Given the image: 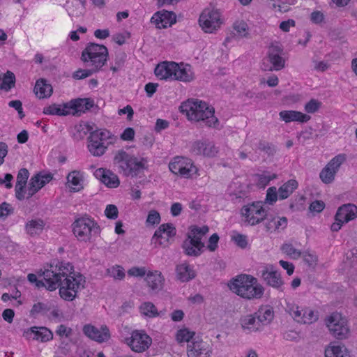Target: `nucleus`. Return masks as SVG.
I'll return each instance as SVG.
<instances>
[{
	"label": "nucleus",
	"mask_w": 357,
	"mask_h": 357,
	"mask_svg": "<svg viewBox=\"0 0 357 357\" xmlns=\"http://www.w3.org/2000/svg\"><path fill=\"white\" fill-rule=\"evenodd\" d=\"M39 276L42 278L38 282V288L45 287L49 291L59 288L61 297L66 301H73L85 282L83 275L76 273L70 263L50 264Z\"/></svg>",
	"instance_id": "obj_1"
},
{
	"label": "nucleus",
	"mask_w": 357,
	"mask_h": 357,
	"mask_svg": "<svg viewBox=\"0 0 357 357\" xmlns=\"http://www.w3.org/2000/svg\"><path fill=\"white\" fill-rule=\"evenodd\" d=\"M228 286L232 292L246 300L261 298L264 292V288L257 279L247 274H241L231 279Z\"/></svg>",
	"instance_id": "obj_2"
},
{
	"label": "nucleus",
	"mask_w": 357,
	"mask_h": 357,
	"mask_svg": "<svg viewBox=\"0 0 357 357\" xmlns=\"http://www.w3.org/2000/svg\"><path fill=\"white\" fill-rule=\"evenodd\" d=\"M180 108L189 120L202 121L208 127L216 128L218 125V119L214 116L213 107H210L205 102L188 100L183 102Z\"/></svg>",
	"instance_id": "obj_3"
},
{
	"label": "nucleus",
	"mask_w": 357,
	"mask_h": 357,
	"mask_svg": "<svg viewBox=\"0 0 357 357\" xmlns=\"http://www.w3.org/2000/svg\"><path fill=\"white\" fill-rule=\"evenodd\" d=\"M146 160L142 158L138 160L136 157L128 153L124 150L116 152L113 163L118 168V171L126 176H136L146 168Z\"/></svg>",
	"instance_id": "obj_4"
},
{
	"label": "nucleus",
	"mask_w": 357,
	"mask_h": 357,
	"mask_svg": "<svg viewBox=\"0 0 357 357\" xmlns=\"http://www.w3.org/2000/svg\"><path fill=\"white\" fill-rule=\"evenodd\" d=\"M89 110V98H75L63 103L62 106L53 104L43 109V113L49 115L80 116Z\"/></svg>",
	"instance_id": "obj_5"
},
{
	"label": "nucleus",
	"mask_w": 357,
	"mask_h": 357,
	"mask_svg": "<svg viewBox=\"0 0 357 357\" xmlns=\"http://www.w3.org/2000/svg\"><path fill=\"white\" fill-rule=\"evenodd\" d=\"M209 228L204 225L202 227L191 226L190 231L183 241L182 248L184 253L189 257H199L204 252L205 245L202 241V237L208 232Z\"/></svg>",
	"instance_id": "obj_6"
},
{
	"label": "nucleus",
	"mask_w": 357,
	"mask_h": 357,
	"mask_svg": "<svg viewBox=\"0 0 357 357\" xmlns=\"http://www.w3.org/2000/svg\"><path fill=\"white\" fill-rule=\"evenodd\" d=\"M117 137L109 130L100 129L93 130L91 126V155L100 157L106 151L108 144L115 143Z\"/></svg>",
	"instance_id": "obj_7"
},
{
	"label": "nucleus",
	"mask_w": 357,
	"mask_h": 357,
	"mask_svg": "<svg viewBox=\"0 0 357 357\" xmlns=\"http://www.w3.org/2000/svg\"><path fill=\"white\" fill-rule=\"evenodd\" d=\"M330 333L336 339L342 340L350 336V328L347 319L340 313L333 312L326 319Z\"/></svg>",
	"instance_id": "obj_8"
},
{
	"label": "nucleus",
	"mask_w": 357,
	"mask_h": 357,
	"mask_svg": "<svg viewBox=\"0 0 357 357\" xmlns=\"http://www.w3.org/2000/svg\"><path fill=\"white\" fill-rule=\"evenodd\" d=\"M245 223L250 226L260 224L267 218V211L261 202H253L243 206L241 210Z\"/></svg>",
	"instance_id": "obj_9"
},
{
	"label": "nucleus",
	"mask_w": 357,
	"mask_h": 357,
	"mask_svg": "<svg viewBox=\"0 0 357 357\" xmlns=\"http://www.w3.org/2000/svg\"><path fill=\"white\" fill-rule=\"evenodd\" d=\"M283 49L278 43H272L267 52V57L264 59L261 68L265 71L280 70L284 67L285 61L282 56Z\"/></svg>",
	"instance_id": "obj_10"
},
{
	"label": "nucleus",
	"mask_w": 357,
	"mask_h": 357,
	"mask_svg": "<svg viewBox=\"0 0 357 357\" xmlns=\"http://www.w3.org/2000/svg\"><path fill=\"white\" fill-rule=\"evenodd\" d=\"M199 23L206 33H213L220 28L222 21L218 10L206 8L199 16Z\"/></svg>",
	"instance_id": "obj_11"
},
{
	"label": "nucleus",
	"mask_w": 357,
	"mask_h": 357,
	"mask_svg": "<svg viewBox=\"0 0 357 357\" xmlns=\"http://www.w3.org/2000/svg\"><path fill=\"white\" fill-rule=\"evenodd\" d=\"M107 57L108 50L105 45L91 43V74L100 70Z\"/></svg>",
	"instance_id": "obj_12"
},
{
	"label": "nucleus",
	"mask_w": 357,
	"mask_h": 357,
	"mask_svg": "<svg viewBox=\"0 0 357 357\" xmlns=\"http://www.w3.org/2000/svg\"><path fill=\"white\" fill-rule=\"evenodd\" d=\"M345 160L346 158L344 154L337 155L331 160L319 174L321 181L326 184L331 183L334 181L335 176L341 165Z\"/></svg>",
	"instance_id": "obj_13"
},
{
	"label": "nucleus",
	"mask_w": 357,
	"mask_h": 357,
	"mask_svg": "<svg viewBox=\"0 0 357 357\" xmlns=\"http://www.w3.org/2000/svg\"><path fill=\"white\" fill-rule=\"evenodd\" d=\"M176 230L172 223L162 224L155 231L152 242L159 246L165 248L169 244V239L175 236Z\"/></svg>",
	"instance_id": "obj_14"
},
{
	"label": "nucleus",
	"mask_w": 357,
	"mask_h": 357,
	"mask_svg": "<svg viewBox=\"0 0 357 357\" xmlns=\"http://www.w3.org/2000/svg\"><path fill=\"white\" fill-rule=\"evenodd\" d=\"M260 273L261 279L266 285L280 291H282L284 281L282 279L280 273L273 265H266L260 271Z\"/></svg>",
	"instance_id": "obj_15"
},
{
	"label": "nucleus",
	"mask_w": 357,
	"mask_h": 357,
	"mask_svg": "<svg viewBox=\"0 0 357 357\" xmlns=\"http://www.w3.org/2000/svg\"><path fill=\"white\" fill-rule=\"evenodd\" d=\"M53 178V174L51 173L39 172L32 176L29 180L27 188L26 199L31 198L37 192H38L43 186L51 181Z\"/></svg>",
	"instance_id": "obj_16"
},
{
	"label": "nucleus",
	"mask_w": 357,
	"mask_h": 357,
	"mask_svg": "<svg viewBox=\"0 0 357 357\" xmlns=\"http://www.w3.org/2000/svg\"><path fill=\"white\" fill-rule=\"evenodd\" d=\"M151 342V338L146 333L134 331L128 345L132 351L140 353L146 350Z\"/></svg>",
	"instance_id": "obj_17"
},
{
	"label": "nucleus",
	"mask_w": 357,
	"mask_h": 357,
	"mask_svg": "<svg viewBox=\"0 0 357 357\" xmlns=\"http://www.w3.org/2000/svg\"><path fill=\"white\" fill-rule=\"evenodd\" d=\"M187 354L188 357H211L212 348L202 340L192 341L188 345Z\"/></svg>",
	"instance_id": "obj_18"
},
{
	"label": "nucleus",
	"mask_w": 357,
	"mask_h": 357,
	"mask_svg": "<svg viewBox=\"0 0 357 357\" xmlns=\"http://www.w3.org/2000/svg\"><path fill=\"white\" fill-rule=\"evenodd\" d=\"M23 336L27 340H33L40 342H47L53 338V334L46 327L33 326L24 331Z\"/></svg>",
	"instance_id": "obj_19"
},
{
	"label": "nucleus",
	"mask_w": 357,
	"mask_h": 357,
	"mask_svg": "<svg viewBox=\"0 0 357 357\" xmlns=\"http://www.w3.org/2000/svg\"><path fill=\"white\" fill-rule=\"evenodd\" d=\"M93 175L98 180L108 188H116L120 184V181L117 175L109 169L105 168L97 169L94 172Z\"/></svg>",
	"instance_id": "obj_20"
},
{
	"label": "nucleus",
	"mask_w": 357,
	"mask_h": 357,
	"mask_svg": "<svg viewBox=\"0 0 357 357\" xmlns=\"http://www.w3.org/2000/svg\"><path fill=\"white\" fill-rule=\"evenodd\" d=\"M357 218V206L354 204H346L340 206L335 215L336 221L347 223Z\"/></svg>",
	"instance_id": "obj_21"
},
{
	"label": "nucleus",
	"mask_w": 357,
	"mask_h": 357,
	"mask_svg": "<svg viewBox=\"0 0 357 357\" xmlns=\"http://www.w3.org/2000/svg\"><path fill=\"white\" fill-rule=\"evenodd\" d=\"M151 22L159 29H165L176 22V15L173 12L162 10L157 12L151 17Z\"/></svg>",
	"instance_id": "obj_22"
},
{
	"label": "nucleus",
	"mask_w": 357,
	"mask_h": 357,
	"mask_svg": "<svg viewBox=\"0 0 357 357\" xmlns=\"http://www.w3.org/2000/svg\"><path fill=\"white\" fill-rule=\"evenodd\" d=\"M73 231L78 240L86 241L89 235V218L82 217L77 219L73 224Z\"/></svg>",
	"instance_id": "obj_23"
},
{
	"label": "nucleus",
	"mask_w": 357,
	"mask_h": 357,
	"mask_svg": "<svg viewBox=\"0 0 357 357\" xmlns=\"http://www.w3.org/2000/svg\"><path fill=\"white\" fill-rule=\"evenodd\" d=\"M239 323L243 331L246 333H256L262 330L255 313L241 316Z\"/></svg>",
	"instance_id": "obj_24"
},
{
	"label": "nucleus",
	"mask_w": 357,
	"mask_h": 357,
	"mask_svg": "<svg viewBox=\"0 0 357 357\" xmlns=\"http://www.w3.org/2000/svg\"><path fill=\"white\" fill-rule=\"evenodd\" d=\"M174 68L175 70H174L172 79L179 80L183 82H190L195 79V75L190 65L184 64L183 63L178 64L176 63V67Z\"/></svg>",
	"instance_id": "obj_25"
},
{
	"label": "nucleus",
	"mask_w": 357,
	"mask_h": 357,
	"mask_svg": "<svg viewBox=\"0 0 357 357\" xmlns=\"http://www.w3.org/2000/svg\"><path fill=\"white\" fill-rule=\"evenodd\" d=\"M29 176V171L25 168L20 169L17 174L15 191V197L18 200H23L25 198V194L27 191L25 190V187Z\"/></svg>",
	"instance_id": "obj_26"
},
{
	"label": "nucleus",
	"mask_w": 357,
	"mask_h": 357,
	"mask_svg": "<svg viewBox=\"0 0 357 357\" xmlns=\"http://www.w3.org/2000/svg\"><path fill=\"white\" fill-rule=\"evenodd\" d=\"M176 67V62H162L155 67L154 73L156 77L160 79H172V77H174V70H175L174 68Z\"/></svg>",
	"instance_id": "obj_27"
},
{
	"label": "nucleus",
	"mask_w": 357,
	"mask_h": 357,
	"mask_svg": "<svg viewBox=\"0 0 357 357\" xmlns=\"http://www.w3.org/2000/svg\"><path fill=\"white\" fill-rule=\"evenodd\" d=\"M280 118L285 123L297 121L306 123L310 119V116L298 111L283 110L279 113Z\"/></svg>",
	"instance_id": "obj_28"
},
{
	"label": "nucleus",
	"mask_w": 357,
	"mask_h": 357,
	"mask_svg": "<svg viewBox=\"0 0 357 357\" xmlns=\"http://www.w3.org/2000/svg\"><path fill=\"white\" fill-rule=\"evenodd\" d=\"M111 337L109 328L103 324L100 327L91 325V340L98 343L107 342Z\"/></svg>",
	"instance_id": "obj_29"
},
{
	"label": "nucleus",
	"mask_w": 357,
	"mask_h": 357,
	"mask_svg": "<svg viewBox=\"0 0 357 357\" xmlns=\"http://www.w3.org/2000/svg\"><path fill=\"white\" fill-rule=\"evenodd\" d=\"M176 278L181 282H187L196 276L195 271L187 263H183L176 266Z\"/></svg>",
	"instance_id": "obj_30"
},
{
	"label": "nucleus",
	"mask_w": 357,
	"mask_h": 357,
	"mask_svg": "<svg viewBox=\"0 0 357 357\" xmlns=\"http://www.w3.org/2000/svg\"><path fill=\"white\" fill-rule=\"evenodd\" d=\"M147 285L153 291H158L162 289L164 283V278L159 271L149 272L145 278Z\"/></svg>",
	"instance_id": "obj_31"
},
{
	"label": "nucleus",
	"mask_w": 357,
	"mask_h": 357,
	"mask_svg": "<svg viewBox=\"0 0 357 357\" xmlns=\"http://www.w3.org/2000/svg\"><path fill=\"white\" fill-rule=\"evenodd\" d=\"M45 226V222L41 218L28 220L25 225V231L31 236L40 235Z\"/></svg>",
	"instance_id": "obj_32"
},
{
	"label": "nucleus",
	"mask_w": 357,
	"mask_h": 357,
	"mask_svg": "<svg viewBox=\"0 0 357 357\" xmlns=\"http://www.w3.org/2000/svg\"><path fill=\"white\" fill-rule=\"evenodd\" d=\"M33 91L40 99L47 98L51 96L53 89L51 84L45 79H39L36 81Z\"/></svg>",
	"instance_id": "obj_33"
},
{
	"label": "nucleus",
	"mask_w": 357,
	"mask_h": 357,
	"mask_svg": "<svg viewBox=\"0 0 357 357\" xmlns=\"http://www.w3.org/2000/svg\"><path fill=\"white\" fill-rule=\"evenodd\" d=\"M257 317L258 321L261 326V329L264 326L271 323L273 319L274 312L271 307H261L257 312H255Z\"/></svg>",
	"instance_id": "obj_34"
},
{
	"label": "nucleus",
	"mask_w": 357,
	"mask_h": 357,
	"mask_svg": "<svg viewBox=\"0 0 357 357\" xmlns=\"http://www.w3.org/2000/svg\"><path fill=\"white\" fill-rule=\"evenodd\" d=\"M82 182V176L78 171H73L67 176V185L74 192H78L83 188Z\"/></svg>",
	"instance_id": "obj_35"
},
{
	"label": "nucleus",
	"mask_w": 357,
	"mask_h": 357,
	"mask_svg": "<svg viewBox=\"0 0 357 357\" xmlns=\"http://www.w3.org/2000/svg\"><path fill=\"white\" fill-rule=\"evenodd\" d=\"M267 222L266 223V228L267 231L274 229L279 231L280 229H284L287 225V219L285 217H271L267 216Z\"/></svg>",
	"instance_id": "obj_36"
},
{
	"label": "nucleus",
	"mask_w": 357,
	"mask_h": 357,
	"mask_svg": "<svg viewBox=\"0 0 357 357\" xmlns=\"http://www.w3.org/2000/svg\"><path fill=\"white\" fill-rule=\"evenodd\" d=\"M298 182L295 179H290L284 183L278 189V197L280 199H287L298 188Z\"/></svg>",
	"instance_id": "obj_37"
},
{
	"label": "nucleus",
	"mask_w": 357,
	"mask_h": 357,
	"mask_svg": "<svg viewBox=\"0 0 357 357\" xmlns=\"http://www.w3.org/2000/svg\"><path fill=\"white\" fill-rule=\"evenodd\" d=\"M325 357H352L348 349L344 346H333L325 351Z\"/></svg>",
	"instance_id": "obj_38"
},
{
	"label": "nucleus",
	"mask_w": 357,
	"mask_h": 357,
	"mask_svg": "<svg viewBox=\"0 0 357 357\" xmlns=\"http://www.w3.org/2000/svg\"><path fill=\"white\" fill-rule=\"evenodd\" d=\"M15 74L8 70L1 77V85L0 86V89L4 90L6 91H10L12 88L15 86Z\"/></svg>",
	"instance_id": "obj_39"
},
{
	"label": "nucleus",
	"mask_w": 357,
	"mask_h": 357,
	"mask_svg": "<svg viewBox=\"0 0 357 357\" xmlns=\"http://www.w3.org/2000/svg\"><path fill=\"white\" fill-rule=\"evenodd\" d=\"M89 132V123L88 121L84 123H80L79 125L75 126V132L73 134L75 139L79 141L84 138Z\"/></svg>",
	"instance_id": "obj_40"
},
{
	"label": "nucleus",
	"mask_w": 357,
	"mask_h": 357,
	"mask_svg": "<svg viewBox=\"0 0 357 357\" xmlns=\"http://www.w3.org/2000/svg\"><path fill=\"white\" fill-rule=\"evenodd\" d=\"M257 148L261 151L264 152L269 157H273L277 152L276 146L264 140H260L259 142Z\"/></svg>",
	"instance_id": "obj_41"
},
{
	"label": "nucleus",
	"mask_w": 357,
	"mask_h": 357,
	"mask_svg": "<svg viewBox=\"0 0 357 357\" xmlns=\"http://www.w3.org/2000/svg\"><path fill=\"white\" fill-rule=\"evenodd\" d=\"M197 172V168L193 165L191 160L187 158V162H185L179 175L184 178H190L195 174Z\"/></svg>",
	"instance_id": "obj_42"
},
{
	"label": "nucleus",
	"mask_w": 357,
	"mask_h": 357,
	"mask_svg": "<svg viewBox=\"0 0 357 357\" xmlns=\"http://www.w3.org/2000/svg\"><path fill=\"white\" fill-rule=\"evenodd\" d=\"M305 307H300L294 304H287V311L297 322L300 323L302 320V312L304 311Z\"/></svg>",
	"instance_id": "obj_43"
},
{
	"label": "nucleus",
	"mask_w": 357,
	"mask_h": 357,
	"mask_svg": "<svg viewBox=\"0 0 357 357\" xmlns=\"http://www.w3.org/2000/svg\"><path fill=\"white\" fill-rule=\"evenodd\" d=\"M318 319L317 312H314L313 310L310 307H305L304 311L302 312L301 324H312Z\"/></svg>",
	"instance_id": "obj_44"
},
{
	"label": "nucleus",
	"mask_w": 357,
	"mask_h": 357,
	"mask_svg": "<svg viewBox=\"0 0 357 357\" xmlns=\"http://www.w3.org/2000/svg\"><path fill=\"white\" fill-rule=\"evenodd\" d=\"M107 273L109 276L118 280H122L126 275L123 268L119 265H115L107 268Z\"/></svg>",
	"instance_id": "obj_45"
},
{
	"label": "nucleus",
	"mask_w": 357,
	"mask_h": 357,
	"mask_svg": "<svg viewBox=\"0 0 357 357\" xmlns=\"http://www.w3.org/2000/svg\"><path fill=\"white\" fill-rule=\"evenodd\" d=\"M140 310L143 314L149 317H155L159 315L157 308L151 302L144 303L140 306Z\"/></svg>",
	"instance_id": "obj_46"
},
{
	"label": "nucleus",
	"mask_w": 357,
	"mask_h": 357,
	"mask_svg": "<svg viewBox=\"0 0 357 357\" xmlns=\"http://www.w3.org/2000/svg\"><path fill=\"white\" fill-rule=\"evenodd\" d=\"M185 162H187V158L183 157L175 158L174 161L169 165V170L174 174H179Z\"/></svg>",
	"instance_id": "obj_47"
},
{
	"label": "nucleus",
	"mask_w": 357,
	"mask_h": 357,
	"mask_svg": "<svg viewBox=\"0 0 357 357\" xmlns=\"http://www.w3.org/2000/svg\"><path fill=\"white\" fill-rule=\"evenodd\" d=\"M195 333L192 331H190L187 328H183L178 330L176 333V340L178 342H189L191 340H192Z\"/></svg>",
	"instance_id": "obj_48"
},
{
	"label": "nucleus",
	"mask_w": 357,
	"mask_h": 357,
	"mask_svg": "<svg viewBox=\"0 0 357 357\" xmlns=\"http://www.w3.org/2000/svg\"><path fill=\"white\" fill-rule=\"evenodd\" d=\"M282 250L294 259H297L302 256L301 252L296 249L291 244H284L282 246Z\"/></svg>",
	"instance_id": "obj_49"
},
{
	"label": "nucleus",
	"mask_w": 357,
	"mask_h": 357,
	"mask_svg": "<svg viewBox=\"0 0 357 357\" xmlns=\"http://www.w3.org/2000/svg\"><path fill=\"white\" fill-rule=\"evenodd\" d=\"M257 185L260 188H265L271 180L276 178V174H271L269 173L264 172L260 174H257Z\"/></svg>",
	"instance_id": "obj_50"
},
{
	"label": "nucleus",
	"mask_w": 357,
	"mask_h": 357,
	"mask_svg": "<svg viewBox=\"0 0 357 357\" xmlns=\"http://www.w3.org/2000/svg\"><path fill=\"white\" fill-rule=\"evenodd\" d=\"M50 310V307L48 306V305L47 303L38 302L37 303H35L33 305V307L30 311V314L32 316H36L39 314H45Z\"/></svg>",
	"instance_id": "obj_51"
},
{
	"label": "nucleus",
	"mask_w": 357,
	"mask_h": 357,
	"mask_svg": "<svg viewBox=\"0 0 357 357\" xmlns=\"http://www.w3.org/2000/svg\"><path fill=\"white\" fill-rule=\"evenodd\" d=\"M206 144V140L204 141H196L193 142L191 148V151L193 153L196 155H204V152L205 151V146Z\"/></svg>",
	"instance_id": "obj_52"
},
{
	"label": "nucleus",
	"mask_w": 357,
	"mask_h": 357,
	"mask_svg": "<svg viewBox=\"0 0 357 357\" xmlns=\"http://www.w3.org/2000/svg\"><path fill=\"white\" fill-rule=\"evenodd\" d=\"M14 213V208L6 202L0 204V218H6L9 215Z\"/></svg>",
	"instance_id": "obj_53"
},
{
	"label": "nucleus",
	"mask_w": 357,
	"mask_h": 357,
	"mask_svg": "<svg viewBox=\"0 0 357 357\" xmlns=\"http://www.w3.org/2000/svg\"><path fill=\"white\" fill-rule=\"evenodd\" d=\"M321 102L316 99H311L305 105V110L307 113H314L320 108Z\"/></svg>",
	"instance_id": "obj_54"
},
{
	"label": "nucleus",
	"mask_w": 357,
	"mask_h": 357,
	"mask_svg": "<svg viewBox=\"0 0 357 357\" xmlns=\"http://www.w3.org/2000/svg\"><path fill=\"white\" fill-rule=\"evenodd\" d=\"M278 191L275 187H271L267 190L266 202L272 205L278 199Z\"/></svg>",
	"instance_id": "obj_55"
},
{
	"label": "nucleus",
	"mask_w": 357,
	"mask_h": 357,
	"mask_svg": "<svg viewBox=\"0 0 357 357\" xmlns=\"http://www.w3.org/2000/svg\"><path fill=\"white\" fill-rule=\"evenodd\" d=\"M234 29L241 37L245 36L248 33V25L243 22H236L234 24Z\"/></svg>",
	"instance_id": "obj_56"
},
{
	"label": "nucleus",
	"mask_w": 357,
	"mask_h": 357,
	"mask_svg": "<svg viewBox=\"0 0 357 357\" xmlns=\"http://www.w3.org/2000/svg\"><path fill=\"white\" fill-rule=\"evenodd\" d=\"M105 214L106 217L111 220H116L118 218L119 211L116 206L109 204L107 206Z\"/></svg>",
	"instance_id": "obj_57"
},
{
	"label": "nucleus",
	"mask_w": 357,
	"mask_h": 357,
	"mask_svg": "<svg viewBox=\"0 0 357 357\" xmlns=\"http://www.w3.org/2000/svg\"><path fill=\"white\" fill-rule=\"evenodd\" d=\"M232 241L241 248H246L248 245L247 236L241 234H236L231 236Z\"/></svg>",
	"instance_id": "obj_58"
},
{
	"label": "nucleus",
	"mask_w": 357,
	"mask_h": 357,
	"mask_svg": "<svg viewBox=\"0 0 357 357\" xmlns=\"http://www.w3.org/2000/svg\"><path fill=\"white\" fill-rule=\"evenodd\" d=\"M218 152V149L213 143L206 141L204 155L206 157H214Z\"/></svg>",
	"instance_id": "obj_59"
},
{
	"label": "nucleus",
	"mask_w": 357,
	"mask_h": 357,
	"mask_svg": "<svg viewBox=\"0 0 357 357\" xmlns=\"http://www.w3.org/2000/svg\"><path fill=\"white\" fill-rule=\"evenodd\" d=\"M160 213L155 210H151L147 216L146 223L150 225H155L160 222Z\"/></svg>",
	"instance_id": "obj_60"
},
{
	"label": "nucleus",
	"mask_w": 357,
	"mask_h": 357,
	"mask_svg": "<svg viewBox=\"0 0 357 357\" xmlns=\"http://www.w3.org/2000/svg\"><path fill=\"white\" fill-rule=\"evenodd\" d=\"M146 270L144 267H132L128 271V274L134 277H143L146 275Z\"/></svg>",
	"instance_id": "obj_61"
},
{
	"label": "nucleus",
	"mask_w": 357,
	"mask_h": 357,
	"mask_svg": "<svg viewBox=\"0 0 357 357\" xmlns=\"http://www.w3.org/2000/svg\"><path fill=\"white\" fill-rule=\"evenodd\" d=\"M325 208V203L321 200H316L312 202L309 206V210L311 212H321Z\"/></svg>",
	"instance_id": "obj_62"
},
{
	"label": "nucleus",
	"mask_w": 357,
	"mask_h": 357,
	"mask_svg": "<svg viewBox=\"0 0 357 357\" xmlns=\"http://www.w3.org/2000/svg\"><path fill=\"white\" fill-rule=\"evenodd\" d=\"M302 256L304 261L309 266L314 267L317 264V257L316 255L309 252H304Z\"/></svg>",
	"instance_id": "obj_63"
},
{
	"label": "nucleus",
	"mask_w": 357,
	"mask_h": 357,
	"mask_svg": "<svg viewBox=\"0 0 357 357\" xmlns=\"http://www.w3.org/2000/svg\"><path fill=\"white\" fill-rule=\"evenodd\" d=\"M135 132L132 128H127L121 134L120 138L123 141H132L135 137Z\"/></svg>",
	"instance_id": "obj_64"
}]
</instances>
